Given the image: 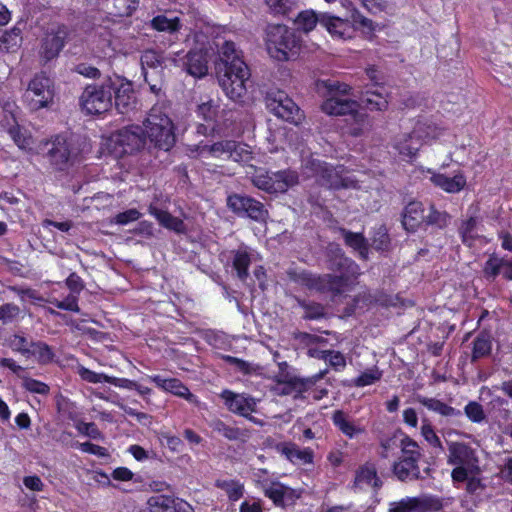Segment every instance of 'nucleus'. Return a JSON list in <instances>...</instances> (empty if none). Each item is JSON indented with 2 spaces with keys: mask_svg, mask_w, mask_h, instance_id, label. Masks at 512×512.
<instances>
[{
  "mask_svg": "<svg viewBox=\"0 0 512 512\" xmlns=\"http://www.w3.org/2000/svg\"><path fill=\"white\" fill-rule=\"evenodd\" d=\"M350 22L353 26V33L357 29L371 33L374 30L373 21L362 15L356 8L351 10Z\"/></svg>",
  "mask_w": 512,
  "mask_h": 512,
  "instance_id": "obj_57",
  "label": "nucleus"
},
{
  "mask_svg": "<svg viewBox=\"0 0 512 512\" xmlns=\"http://www.w3.org/2000/svg\"><path fill=\"white\" fill-rule=\"evenodd\" d=\"M208 425L213 432L222 435L230 441L239 440L243 436V431L240 428L229 426L219 418L212 419Z\"/></svg>",
  "mask_w": 512,
  "mask_h": 512,
  "instance_id": "obj_44",
  "label": "nucleus"
},
{
  "mask_svg": "<svg viewBox=\"0 0 512 512\" xmlns=\"http://www.w3.org/2000/svg\"><path fill=\"white\" fill-rule=\"evenodd\" d=\"M362 101L370 111H384L388 108L387 95L383 86L367 90Z\"/></svg>",
  "mask_w": 512,
  "mask_h": 512,
  "instance_id": "obj_34",
  "label": "nucleus"
},
{
  "mask_svg": "<svg viewBox=\"0 0 512 512\" xmlns=\"http://www.w3.org/2000/svg\"><path fill=\"white\" fill-rule=\"evenodd\" d=\"M451 220V215L446 211H440L434 204L429 207V212L425 216L424 224L438 229H444L448 226Z\"/></svg>",
  "mask_w": 512,
  "mask_h": 512,
  "instance_id": "obj_46",
  "label": "nucleus"
},
{
  "mask_svg": "<svg viewBox=\"0 0 512 512\" xmlns=\"http://www.w3.org/2000/svg\"><path fill=\"white\" fill-rule=\"evenodd\" d=\"M109 84L113 88V99L116 110L120 114H127L136 105V96L133 84L119 76L109 77Z\"/></svg>",
  "mask_w": 512,
  "mask_h": 512,
  "instance_id": "obj_17",
  "label": "nucleus"
},
{
  "mask_svg": "<svg viewBox=\"0 0 512 512\" xmlns=\"http://www.w3.org/2000/svg\"><path fill=\"white\" fill-rule=\"evenodd\" d=\"M145 138L158 149L168 151L175 144L174 124L165 114H157L152 111L145 122Z\"/></svg>",
  "mask_w": 512,
  "mask_h": 512,
  "instance_id": "obj_9",
  "label": "nucleus"
},
{
  "mask_svg": "<svg viewBox=\"0 0 512 512\" xmlns=\"http://www.w3.org/2000/svg\"><path fill=\"white\" fill-rule=\"evenodd\" d=\"M140 0H114L115 15L131 17L139 8Z\"/></svg>",
  "mask_w": 512,
  "mask_h": 512,
  "instance_id": "obj_56",
  "label": "nucleus"
},
{
  "mask_svg": "<svg viewBox=\"0 0 512 512\" xmlns=\"http://www.w3.org/2000/svg\"><path fill=\"white\" fill-rule=\"evenodd\" d=\"M186 72L196 78H202L208 73L207 53L203 50H190L184 60Z\"/></svg>",
  "mask_w": 512,
  "mask_h": 512,
  "instance_id": "obj_27",
  "label": "nucleus"
},
{
  "mask_svg": "<svg viewBox=\"0 0 512 512\" xmlns=\"http://www.w3.org/2000/svg\"><path fill=\"white\" fill-rule=\"evenodd\" d=\"M267 107L278 118L299 125L304 114L298 105L285 92L277 91L267 98Z\"/></svg>",
  "mask_w": 512,
  "mask_h": 512,
  "instance_id": "obj_13",
  "label": "nucleus"
},
{
  "mask_svg": "<svg viewBox=\"0 0 512 512\" xmlns=\"http://www.w3.org/2000/svg\"><path fill=\"white\" fill-rule=\"evenodd\" d=\"M251 261V255L246 249L233 251L232 267L240 280L245 281L249 276Z\"/></svg>",
  "mask_w": 512,
  "mask_h": 512,
  "instance_id": "obj_42",
  "label": "nucleus"
},
{
  "mask_svg": "<svg viewBox=\"0 0 512 512\" xmlns=\"http://www.w3.org/2000/svg\"><path fill=\"white\" fill-rule=\"evenodd\" d=\"M253 184L268 193H284L299 183V174L293 169H284L276 172L259 169L255 172Z\"/></svg>",
  "mask_w": 512,
  "mask_h": 512,
  "instance_id": "obj_10",
  "label": "nucleus"
},
{
  "mask_svg": "<svg viewBox=\"0 0 512 512\" xmlns=\"http://www.w3.org/2000/svg\"><path fill=\"white\" fill-rule=\"evenodd\" d=\"M29 357H33L40 365H47L53 362L55 353L53 348L43 341L30 342Z\"/></svg>",
  "mask_w": 512,
  "mask_h": 512,
  "instance_id": "obj_41",
  "label": "nucleus"
},
{
  "mask_svg": "<svg viewBox=\"0 0 512 512\" xmlns=\"http://www.w3.org/2000/svg\"><path fill=\"white\" fill-rule=\"evenodd\" d=\"M392 472L395 477L402 482L421 478L419 461L415 459L399 457L392 465Z\"/></svg>",
  "mask_w": 512,
  "mask_h": 512,
  "instance_id": "obj_28",
  "label": "nucleus"
},
{
  "mask_svg": "<svg viewBox=\"0 0 512 512\" xmlns=\"http://www.w3.org/2000/svg\"><path fill=\"white\" fill-rule=\"evenodd\" d=\"M54 80L45 72L36 73L29 81L23 99L31 111L49 108L54 102Z\"/></svg>",
  "mask_w": 512,
  "mask_h": 512,
  "instance_id": "obj_7",
  "label": "nucleus"
},
{
  "mask_svg": "<svg viewBox=\"0 0 512 512\" xmlns=\"http://www.w3.org/2000/svg\"><path fill=\"white\" fill-rule=\"evenodd\" d=\"M274 16H289L296 7V0H264Z\"/></svg>",
  "mask_w": 512,
  "mask_h": 512,
  "instance_id": "obj_49",
  "label": "nucleus"
},
{
  "mask_svg": "<svg viewBox=\"0 0 512 512\" xmlns=\"http://www.w3.org/2000/svg\"><path fill=\"white\" fill-rule=\"evenodd\" d=\"M321 13H316L312 9L299 12L294 19V24L298 31L308 34L315 29L316 25H320Z\"/></svg>",
  "mask_w": 512,
  "mask_h": 512,
  "instance_id": "obj_39",
  "label": "nucleus"
},
{
  "mask_svg": "<svg viewBox=\"0 0 512 512\" xmlns=\"http://www.w3.org/2000/svg\"><path fill=\"white\" fill-rule=\"evenodd\" d=\"M79 104L89 115H100L109 111L113 104V88L109 84V77L101 84L87 85L79 98Z\"/></svg>",
  "mask_w": 512,
  "mask_h": 512,
  "instance_id": "obj_8",
  "label": "nucleus"
},
{
  "mask_svg": "<svg viewBox=\"0 0 512 512\" xmlns=\"http://www.w3.org/2000/svg\"><path fill=\"white\" fill-rule=\"evenodd\" d=\"M412 512H439L443 509V499L433 494L409 497Z\"/></svg>",
  "mask_w": 512,
  "mask_h": 512,
  "instance_id": "obj_30",
  "label": "nucleus"
},
{
  "mask_svg": "<svg viewBox=\"0 0 512 512\" xmlns=\"http://www.w3.org/2000/svg\"><path fill=\"white\" fill-rule=\"evenodd\" d=\"M504 265V259H499L492 255L486 262L483 272L486 277L495 279L501 272Z\"/></svg>",
  "mask_w": 512,
  "mask_h": 512,
  "instance_id": "obj_61",
  "label": "nucleus"
},
{
  "mask_svg": "<svg viewBox=\"0 0 512 512\" xmlns=\"http://www.w3.org/2000/svg\"><path fill=\"white\" fill-rule=\"evenodd\" d=\"M417 401L430 411L438 413L443 417H460L462 412L447 403L433 397L418 395Z\"/></svg>",
  "mask_w": 512,
  "mask_h": 512,
  "instance_id": "obj_33",
  "label": "nucleus"
},
{
  "mask_svg": "<svg viewBox=\"0 0 512 512\" xmlns=\"http://www.w3.org/2000/svg\"><path fill=\"white\" fill-rule=\"evenodd\" d=\"M114 143L120 149V154H134L146 143L145 130L140 125L125 126L114 134Z\"/></svg>",
  "mask_w": 512,
  "mask_h": 512,
  "instance_id": "obj_15",
  "label": "nucleus"
},
{
  "mask_svg": "<svg viewBox=\"0 0 512 512\" xmlns=\"http://www.w3.org/2000/svg\"><path fill=\"white\" fill-rule=\"evenodd\" d=\"M428 173L431 174V183L449 194L459 193L467 184L466 176L461 170H458L452 177H448L443 173L434 172L431 169L428 170Z\"/></svg>",
  "mask_w": 512,
  "mask_h": 512,
  "instance_id": "obj_23",
  "label": "nucleus"
},
{
  "mask_svg": "<svg viewBox=\"0 0 512 512\" xmlns=\"http://www.w3.org/2000/svg\"><path fill=\"white\" fill-rule=\"evenodd\" d=\"M401 448V456L403 458L415 459L416 461H420L422 457V452L419 444L412 439L408 435H404V437L400 441Z\"/></svg>",
  "mask_w": 512,
  "mask_h": 512,
  "instance_id": "obj_48",
  "label": "nucleus"
},
{
  "mask_svg": "<svg viewBox=\"0 0 512 512\" xmlns=\"http://www.w3.org/2000/svg\"><path fill=\"white\" fill-rule=\"evenodd\" d=\"M328 269L339 272L335 274H316L305 269L290 268L287 270L288 279L310 291L342 295L360 275L359 265L347 257L337 243H329L326 248Z\"/></svg>",
  "mask_w": 512,
  "mask_h": 512,
  "instance_id": "obj_1",
  "label": "nucleus"
},
{
  "mask_svg": "<svg viewBox=\"0 0 512 512\" xmlns=\"http://www.w3.org/2000/svg\"><path fill=\"white\" fill-rule=\"evenodd\" d=\"M317 90L325 99L321 110L330 116L350 115L356 122L362 120L363 114L359 112V103L353 99L344 98L351 94V86L337 80H318Z\"/></svg>",
  "mask_w": 512,
  "mask_h": 512,
  "instance_id": "obj_3",
  "label": "nucleus"
},
{
  "mask_svg": "<svg viewBox=\"0 0 512 512\" xmlns=\"http://www.w3.org/2000/svg\"><path fill=\"white\" fill-rule=\"evenodd\" d=\"M210 151L215 157L226 155L228 159L243 164H247L253 159L250 147L245 143L234 140L215 142L211 145Z\"/></svg>",
  "mask_w": 512,
  "mask_h": 512,
  "instance_id": "obj_18",
  "label": "nucleus"
},
{
  "mask_svg": "<svg viewBox=\"0 0 512 512\" xmlns=\"http://www.w3.org/2000/svg\"><path fill=\"white\" fill-rule=\"evenodd\" d=\"M302 40L297 32L284 24H269L265 31V45L269 56L285 62L298 56Z\"/></svg>",
  "mask_w": 512,
  "mask_h": 512,
  "instance_id": "obj_4",
  "label": "nucleus"
},
{
  "mask_svg": "<svg viewBox=\"0 0 512 512\" xmlns=\"http://www.w3.org/2000/svg\"><path fill=\"white\" fill-rule=\"evenodd\" d=\"M306 169L316 178L317 183L331 190H340L349 187L350 180L344 177V166H333L325 161L310 158L306 161Z\"/></svg>",
  "mask_w": 512,
  "mask_h": 512,
  "instance_id": "obj_11",
  "label": "nucleus"
},
{
  "mask_svg": "<svg viewBox=\"0 0 512 512\" xmlns=\"http://www.w3.org/2000/svg\"><path fill=\"white\" fill-rule=\"evenodd\" d=\"M492 351V336L488 331L482 330L472 342L471 362L487 357Z\"/></svg>",
  "mask_w": 512,
  "mask_h": 512,
  "instance_id": "obj_35",
  "label": "nucleus"
},
{
  "mask_svg": "<svg viewBox=\"0 0 512 512\" xmlns=\"http://www.w3.org/2000/svg\"><path fill=\"white\" fill-rule=\"evenodd\" d=\"M320 26L325 28L332 38L350 39L353 37V26L349 19L323 12L321 13Z\"/></svg>",
  "mask_w": 512,
  "mask_h": 512,
  "instance_id": "obj_22",
  "label": "nucleus"
},
{
  "mask_svg": "<svg viewBox=\"0 0 512 512\" xmlns=\"http://www.w3.org/2000/svg\"><path fill=\"white\" fill-rule=\"evenodd\" d=\"M49 303L61 310L72 311V312L79 311L78 299L74 295H68L63 300H57V299L49 300Z\"/></svg>",
  "mask_w": 512,
  "mask_h": 512,
  "instance_id": "obj_64",
  "label": "nucleus"
},
{
  "mask_svg": "<svg viewBox=\"0 0 512 512\" xmlns=\"http://www.w3.org/2000/svg\"><path fill=\"white\" fill-rule=\"evenodd\" d=\"M78 374L80 378L88 383L98 384V383H108L109 375L105 373H97L89 368L81 366L78 369Z\"/></svg>",
  "mask_w": 512,
  "mask_h": 512,
  "instance_id": "obj_60",
  "label": "nucleus"
},
{
  "mask_svg": "<svg viewBox=\"0 0 512 512\" xmlns=\"http://www.w3.org/2000/svg\"><path fill=\"white\" fill-rule=\"evenodd\" d=\"M464 413L473 423H481L486 418L483 406L477 401H469L464 407Z\"/></svg>",
  "mask_w": 512,
  "mask_h": 512,
  "instance_id": "obj_58",
  "label": "nucleus"
},
{
  "mask_svg": "<svg viewBox=\"0 0 512 512\" xmlns=\"http://www.w3.org/2000/svg\"><path fill=\"white\" fill-rule=\"evenodd\" d=\"M421 146V139L415 131L404 134L395 144V148L399 154L409 158L415 157Z\"/></svg>",
  "mask_w": 512,
  "mask_h": 512,
  "instance_id": "obj_36",
  "label": "nucleus"
},
{
  "mask_svg": "<svg viewBox=\"0 0 512 512\" xmlns=\"http://www.w3.org/2000/svg\"><path fill=\"white\" fill-rule=\"evenodd\" d=\"M22 380V388L26 391L33 393V394H40V395H48L50 392V387L48 384L34 379L32 377L24 375L21 377Z\"/></svg>",
  "mask_w": 512,
  "mask_h": 512,
  "instance_id": "obj_55",
  "label": "nucleus"
},
{
  "mask_svg": "<svg viewBox=\"0 0 512 512\" xmlns=\"http://www.w3.org/2000/svg\"><path fill=\"white\" fill-rule=\"evenodd\" d=\"M215 486L225 491L228 499L232 502L238 501L243 497L244 485L239 480H221L218 479L215 482Z\"/></svg>",
  "mask_w": 512,
  "mask_h": 512,
  "instance_id": "obj_45",
  "label": "nucleus"
},
{
  "mask_svg": "<svg viewBox=\"0 0 512 512\" xmlns=\"http://www.w3.org/2000/svg\"><path fill=\"white\" fill-rule=\"evenodd\" d=\"M147 380L153 382L157 388L164 392L171 393L175 396L185 399L191 404L199 405L198 397L193 394L189 388L178 378H163L161 375H147Z\"/></svg>",
  "mask_w": 512,
  "mask_h": 512,
  "instance_id": "obj_20",
  "label": "nucleus"
},
{
  "mask_svg": "<svg viewBox=\"0 0 512 512\" xmlns=\"http://www.w3.org/2000/svg\"><path fill=\"white\" fill-rule=\"evenodd\" d=\"M340 231L343 235L345 244L353 250L357 251L361 258L367 259L369 246L364 235L362 233L346 230L345 228H341Z\"/></svg>",
  "mask_w": 512,
  "mask_h": 512,
  "instance_id": "obj_37",
  "label": "nucleus"
},
{
  "mask_svg": "<svg viewBox=\"0 0 512 512\" xmlns=\"http://www.w3.org/2000/svg\"><path fill=\"white\" fill-rule=\"evenodd\" d=\"M382 378V371L377 367L367 369L353 379V384L356 387H365L372 385Z\"/></svg>",
  "mask_w": 512,
  "mask_h": 512,
  "instance_id": "obj_54",
  "label": "nucleus"
},
{
  "mask_svg": "<svg viewBox=\"0 0 512 512\" xmlns=\"http://www.w3.org/2000/svg\"><path fill=\"white\" fill-rule=\"evenodd\" d=\"M45 158L55 173L67 174L71 168L83 161L82 149L71 137L63 134L52 136L46 142Z\"/></svg>",
  "mask_w": 512,
  "mask_h": 512,
  "instance_id": "obj_5",
  "label": "nucleus"
},
{
  "mask_svg": "<svg viewBox=\"0 0 512 512\" xmlns=\"http://www.w3.org/2000/svg\"><path fill=\"white\" fill-rule=\"evenodd\" d=\"M149 512H181L177 507L176 499L168 495H155L148 500Z\"/></svg>",
  "mask_w": 512,
  "mask_h": 512,
  "instance_id": "obj_40",
  "label": "nucleus"
},
{
  "mask_svg": "<svg viewBox=\"0 0 512 512\" xmlns=\"http://www.w3.org/2000/svg\"><path fill=\"white\" fill-rule=\"evenodd\" d=\"M368 301L371 304H376L384 308L396 307L399 297L396 295L388 294L383 290H376L368 295Z\"/></svg>",
  "mask_w": 512,
  "mask_h": 512,
  "instance_id": "obj_50",
  "label": "nucleus"
},
{
  "mask_svg": "<svg viewBox=\"0 0 512 512\" xmlns=\"http://www.w3.org/2000/svg\"><path fill=\"white\" fill-rule=\"evenodd\" d=\"M417 401L430 411L438 413L443 417H460L462 412L447 403L433 397L418 395Z\"/></svg>",
  "mask_w": 512,
  "mask_h": 512,
  "instance_id": "obj_32",
  "label": "nucleus"
},
{
  "mask_svg": "<svg viewBox=\"0 0 512 512\" xmlns=\"http://www.w3.org/2000/svg\"><path fill=\"white\" fill-rule=\"evenodd\" d=\"M372 245L377 251H388L391 245V239L385 225L378 227L372 236Z\"/></svg>",
  "mask_w": 512,
  "mask_h": 512,
  "instance_id": "obj_52",
  "label": "nucleus"
},
{
  "mask_svg": "<svg viewBox=\"0 0 512 512\" xmlns=\"http://www.w3.org/2000/svg\"><path fill=\"white\" fill-rule=\"evenodd\" d=\"M421 435L425 441L434 449H438L440 452H444L443 444L436 434L434 427L428 420H424L421 426Z\"/></svg>",
  "mask_w": 512,
  "mask_h": 512,
  "instance_id": "obj_53",
  "label": "nucleus"
},
{
  "mask_svg": "<svg viewBox=\"0 0 512 512\" xmlns=\"http://www.w3.org/2000/svg\"><path fill=\"white\" fill-rule=\"evenodd\" d=\"M22 41V30L14 26L0 35V51L6 53L17 52L22 45Z\"/></svg>",
  "mask_w": 512,
  "mask_h": 512,
  "instance_id": "obj_38",
  "label": "nucleus"
},
{
  "mask_svg": "<svg viewBox=\"0 0 512 512\" xmlns=\"http://www.w3.org/2000/svg\"><path fill=\"white\" fill-rule=\"evenodd\" d=\"M298 305L304 310V320H319L325 316V308L321 303L297 298Z\"/></svg>",
  "mask_w": 512,
  "mask_h": 512,
  "instance_id": "obj_47",
  "label": "nucleus"
},
{
  "mask_svg": "<svg viewBox=\"0 0 512 512\" xmlns=\"http://www.w3.org/2000/svg\"><path fill=\"white\" fill-rule=\"evenodd\" d=\"M9 346L14 352H18L29 358L31 346L30 342L25 336L19 334L12 335L9 340Z\"/></svg>",
  "mask_w": 512,
  "mask_h": 512,
  "instance_id": "obj_59",
  "label": "nucleus"
},
{
  "mask_svg": "<svg viewBox=\"0 0 512 512\" xmlns=\"http://www.w3.org/2000/svg\"><path fill=\"white\" fill-rule=\"evenodd\" d=\"M364 485L372 487L376 492L383 485L382 480L378 476L376 465L373 462H365L355 471L353 487L361 488Z\"/></svg>",
  "mask_w": 512,
  "mask_h": 512,
  "instance_id": "obj_25",
  "label": "nucleus"
},
{
  "mask_svg": "<svg viewBox=\"0 0 512 512\" xmlns=\"http://www.w3.org/2000/svg\"><path fill=\"white\" fill-rule=\"evenodd\" d=\"M220 63L217 78L226 96L233 101H240L246 94V82L251 74L242 51L233 41L226 40L219 49Z\"/></svg>",
  "mask_w": 512,
  "mask_h": 512,
  "instance_id": "obj_2",
  "label": "nucleus"
},
{
  "mask_svg": "<svg viewBox=\"0 0 512 512\" xmlns=\"http://www.w3.org/2000/svg\"><path fill=\"white\" fill-rule=\"evenodd\" d=\"M331 420L333 425L349 439H353L365 432V428L356 425L343 410H335L332 413Z\"/></svg>",
  "mask_w": 512,
  "mask_h": 512,
  "instance_id": "obj_29",
  "label": "nucleus"
},
{
  "mask_svg": "<svg viewBox=\"0 0 512 512\" xmlns=\"http://www.w3.org/2000/svg\"><path fill=\"white\" fill-rule=\"evenodd\" d=\"M79 433L88 436L94 440H104V434L99 430L94 422H81L76 426Z\"/></svg>",
  "mask_w": 512,
  "mask_h": 512,
  "instance_id": "obj_62",
  "label": "nucleus"
},
{
  "mask_svg": "<svg viewBox=\"0 0 512 512\" xmlns=\"http://www.w3.org/2000/svg\"><path fill=\"white\" fill-rule=\"evenodd\" d=\"M227 206L237 215L250 219L264 221L268 212L263 203L246 195L232 194L227 198Z\"/></svg>",
  "mask_w": 512,
  "mask_h": 512,
  "instance_id": "obj_16",
  "label": "nucleus"
},
{
  "mask_svg": "<svg viewBox=\"0 0 512 512\" xmlns=\"http://www.w3.org/2000/svg\"><path fill=\"white\" fill-rule=\"evenodd\" d=\"M151 27L158 32L177 33L182 28L179 17L168 18L166 15H157L151 20Z\"/></svg>",
  "mask_w": 512,
  "mask_h": 512,
  "instance_id": "obj_43",
  "label": "nucleus"
},
{
  "mask_svg": "<svg viewBox=\"0 0 512 512\" xmlns=\"http://www.w3.org/2000/svg\"><path fill=\"white\" fill-rule=\"evenodd\" d=\"M277 450L293 464H312L314 452L311 448L300 449L293 442H283L277 445Z\"/></svg>",
  "mask_w": 512,
  "mask_h": 512,
  "instance_id": "obj_26",
  "label": "nucleus"
},
{
  "mask_svg": "<svg viewBox=\"0 0 512 512\" xmlns=\"http://www.w3.org/2000/svg\"><path fill=\"white\" fill-rule=\"evenodd\" d=\"M288 367L286 362L279 364V373L276 375V382L283 384V393L290 394L295 393V397H302L304 393H309L314 386L313 381L310 378L302 379L295 376H290L289 373L284 370Z\"/></svg>",
  "mask_w": 512,
  "mask_h": 512,
  "instance_id": "obj_21",
  "label": "nucleus"
},
{
  "mask_svg": "<svg viewBox=\"0 0 512 512\" xmlns=\"http://www.w3.org/2000/svg\"><path fill=\"white\" fill-rule=\"evenodd\" d=\"M20 314V308L14 303H4L0 306V321L9 323L15 320Z\"/></svg>",
  "mask_w": 512,
  "mask_h": 512,
  "instance_id": "obj_63",
  "label": "nucleus"
},
{
  "mask_svg": "<svg viewBox=\"0 0 512 512\" xmlns=\"http://www.w3.org/2000/svg\"><path fill=\"white\" fill-rule=\"evenodd\" d=\"M424 205L421 201L412 200L403 209L401 213L402 226L410 233L416 232L421 224L425 222Z\"/></svg>",
  "mask_w": 512,
  "mask_h": 512,
  "instance_id": "obj_24",
  "label": "nucleus"
},
{
  "mask_svg": "<svg viewBox=\"0 0 512 512\" xmlns=\"http://www.w3.org/2000/svg\"><path fill=\"white\" fill-rule=\"evenodd\" d=\"M447 464L453 466L451 478L454 484L464 483L468 474H480L479 458L475 449L460 441L447 442Z\"/></svg>",
  "mask_w": 512,
  "mask_h": 512,
  "instance_id": "obj_6",
  "label": "nucleus"
},
{
  "mask_svg": "<svg viewBox=\"0 0 512 512\" xmlns=\"http://www.w3.org/2000/svg\"><path fill=\"white\" fill-rule=\"evenodd\" d=\"M68 37L69 29L64 24H59L47 31L40 44L39 54L41 59L47 63L57 58L63 50Z\"/></svg>",
  "mask_w": 512,
  "mask_h": 512,
  "instance_id": "obj_14",
  "label": "nucleus"
},
{
  "mask_svg": "<svg viewBox=\"0 0 512 512\" xmlns=\"http://www.w3.org/2000/svg\"><path fill=\"white\" fill-rule=\"evenodd\" d=\"M220 398L223 400L225 407L233 414L252 419L251 414L256 411L257 406L253 397L224 389L220 393Z\"/></svg>",
  "mask_w": 512,
  "mask_h": 512,
  "instance_id": "obj_19",
  "label": "nucleus"
},
{
  "mask_svg": "<svg viewBox=\"0 0 512 512\" xmlns=\"http://www.w3.org/2000/svg\"><path fill=\"white\" fill-rule=\"evenodd\" d=\"M476 227L477 218L474 216H470L468 219L462 221L459 227V235L464 245L470 246L472 242L477 238V236L473 234Z\"/></svg>",
  "mask_w": 512,
  "mask_h": 512,
  "instance_id": "obj_51",
  "label": "nucleus"
},
{
  "mask_svg": "<svg viewBox=\"0 0 512 512\" xmlns=\"http://www.w3.org/2000/svg\"><path fill=\"white\" fill-rule=\"evenodd\" d=\"M259 488L263 495L272 501L275 507L285 509L294 506L301 497L298 490L285 485L278 480L259 481Z\"/></svg>",
  "mask_w": 512,
  "mask_h": 512,
  "instance_id": "obj_12",
  "label": "nucleus"
},
{
  "mask_svg": "<svg viewBox=\"0 0 512 512\" xmlns=\"http://www.w3.org/2000/svg\"><path fill=\"white\" fill-rule=\"evenodd\" d=\"M219 106L215 104L212 100L207 102H203L198 105L196 113L199 118L206 122L207 125L201 124L199 126V130L204 128L205 130H209L210 132H215L220 129L217 123V115H218Z\"/></svg>",
  "mask_w": 512,
  "mask_h": 512,
  "instance_id": "obj_31",
  "label": "nucleus"
}]
</instances>
